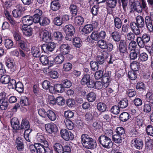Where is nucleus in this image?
I'll return each mask as SVG.
<instances>
[{"mask_svg": "<svg viewBox=\"0 0 153 153\" xmlns=\"http://www.w3.org/2000/svg\"><path fill=\"white\" fill-rule=\"evenodd\" d=\"M135 123L136 125L141 129H143V128L146 127V125L142 119H140L138 118L136 119Z\"/></svg>", "mask_w": 153, "mask_h": 153, "instance_id": "obj_34", "label": "nucleus"}, {"mask_svg": "<svg viewBox=\"0 0 153 153\" xmlns=\"http://www.w3.org/2000/svg\"><path fill=\"white\" fill-rule=\"evenodd\" d=\"M112 140L115 143H120L122 141V136L117 134L116 133L112 135Z\"/></svg>", "mask_w": 153, "mask_h": 153, "instance_id": "obj_36", "label": "nucleus"}, {"mask_svg": "<svg viewBox=\"0 0 153 153\" xmlns=\"http://www.w3.org/2000/svg\"><path fill=\"white\" fill-rule=\"evenodd\" d=\"M131 3V8L138 13H141L142 12L143 9L139 1H136Z\"/></svg>", "mask_w": 153, "mask_h": 153, "instance_id": "obj_9", "label": "nucleus"}, {"mask_svg": "<svg viewBox=\"0 0 153 153\" xmlns=\"http://www.w3.org/2000/svg\"><path fill=\"white\" fill-rule=\"evenodd\" d=\"M114 27L117 29L122 27V22L121 19L118 17H114Z\"/></svg>", "mask_w": 153, "mask_h": 153, "instance_id": "obj_25", "label": "nucleus"}, {"mask_svg": "<svg viewBox=\"0 0 153 153\" xmlns=\"http://www.w3.org/2000/svg\"><path fill=\"white\" fill-rule=\"evenodd\" d=\"M64 122L67 128L68 129L72 130L74 128V124L70 120L67 119L65 120Z\"/></svg>", "mask_w": 153, "mask_h": 153, "instance_id": "obj_51", "label": "nucleus"}, {"mask_svg": "<svg viewBox=\"0 0 153 153\" xmlns=\"http://www.w3.org/2000/svg\"><path fill=\"white\" fill-rule=\"evenodd\" d=\"M115 132L117 134L120 135L122 136L125 133V131L124 128L122 127H118L117 128Z\"/></svg>", "mask_w": 153, "mask_h": 153, "instance_id": "obj_54", "label": "nucleus"}, {"mask_svg": "<svg viewBox=\"0 0 153 153\" xmlns=\"http://www.w3.org/2000/svg\"><path fill=\"white\" fill-rule=\"evenodd\" d=\"M139 61L144 62L146 61L148 59V55L146 53H142L139 54L138 55Z\"/></svg>", "mask_w": 153, "mask_h": 153, "instance_id": "obj_55", "label": "nucleus"}, {"mask_svg": "<svg viewBox=\"0 0 153 153\" xmlns=\"http://www.w3.org/2000/svg\"><path fill=\"white\" fill-rule=\"evenodd\" d=\"M73 41V45L76 47L79 48L81 46L82 42L79 37H76L74 38Z\"/></svg>", "mask_w": 153, "mask_h": 153, "instance_id": "obj_47", "label": "nucleus"}, {"mask_svg": "<svg viewBox=\"0 0 153 153\" xmlns=\"http://www.w3.org/2000/svg\"><path fill=\"white\" fill-rule=\"evenodd\" d=\"M136 22L137 26L140 28L144 27L145 26V20L143 16L138 15L136 18Z\"/></svg>", "mask_w": 153, "mask_h": 153, "instance_id": "obj_15", "label": "nucleus"}, {"mask_svg": "<svg viewBox=\"0 0 153 153\" xmlns=\"http://www.w3.org/2000/svg\"><path fill=\"white\" fill-rule=\"evenodd\" d=\"M69 10L71 14V18L77 14L78 7L76 5L74 4L71 5L69 7Z\"/></svg>", "mask_w": 153, "mask_h": 153, "instance_id": "obj_16", "label": "nucleus"}, {"mask_svg": "<svg viewBox=\"0 0 153 153\" xmlns=\"http://www.w3.org/2000/svg\"><path fill=\"white\" fill-rule=\"evenodd\" d=\"M131 117L130 115L126 112L122 113L120 116V119L123 122H126Z\"/></svg>", "mask_w": 153, "mask_h": 153, "instance_id": "obj_28", "label": "nucleus"}, {"mask_svg": "<svg viewBox=\"0 0 153 153\" xmlns=\"http://www.w3.org/2000/svg\"><path fill=\"white\" fill-rule=\"evenodd\" d=\"M65 100L64 99L60 96L59 97L56 98V104L59 105H63L65 104Z\"/></svg>", "mask_w": 153, "mask_h": 153, "instance_id": "obj_57", "label": "nucleus"}, {"mask_svg": "<svg viewBox=\"0 0 153 153\" xmlns=\"http://www.w3.org/2000/svg\"><path fill=\"white\" fill-rule=\"evenodd\" d=\"M22 139L21 137H18L16 140V145L18 150L22 151L24 148V144Z\"/></svg>", "mask_w": 153, "mask_h": 153, "instance_id": "obj_21", "label": "nucleus"}, {"mask_svg": "<svg viewBox=\"0 0 153 153\" xmlns=\"http://www.w3.org/2000/svg\"><path fill=\"white\" fill-rule=\"evenodd\" d=\"M55 47L56 44L53 42L44 44L41 46L42 50L46 53H48L49 51L52 52L53 51Z\"/></svg>", "mask_w": 153, "mask_h": 153, "instance_id": "obj_6", "label": "nucleus"}, {"mask_svg": "<svg viewBox=\"0 0 153 153\" xmlns=\"http://www.w3.org/2000/svg\"><path fill=\"white\" fill-rule=\"evenodd\" d=\"M36 149L39 153H52L53 151L51 150L48 146L45 147L43 144L36 143Z\"/></svg>", "mask_w": 153, "mask_h": 153, "instance_id": "obj_7", "label": "nucleus"}, {"mask_svg": "<svg viewBox=\"0 0 153 153\" xmlns=\"http://www.w3.org/2000/svg\"><path fill=\"white\" fill-rule=\"evenodd\" d=\"M111 37L116 42H118L120 40V35L117 31H115L112 32L111 35Z\"/></svg>", "mask_w": 153, "mask_h": 153, "instance_id": "obj_30", "label": "nucleus"}, {"mask_svg": "<svg viewBox=\"0 0 153 153\" xmlns=\"http://www.w3.org/2000/svg\"><path fill=\"white\" fill-rule=\"evenodd\" d=\"M54 38L57 41H61L63 39V35L62 33L59 31L55 32L53 34Z\"/></svg>", "mask_w": 153, "mask_h": 153, "instance_id": "obj_38", "label": "nucleus"}, {"mask_svg": "<svg viewBox=\"0 0 153 153\" xmlns=\"http://www.w3.org/2000/svg\"><path fill=\"white\" fill-rule=\"evenodd\" d=\"M12 14L15 18H19L23 14V12L20 9H15L12 11Z\"/></svg>", "mask_w": 153, "mask_h": 153, "instance_id": "obj_46", "label": "nucleus"}, {"mask_svg": "<svg viewBox=\"0 0 153 153\" xmlns=\"http://www.w3.org/2000/svg\"><path fill=\"white\" fill-rule=\"evenodd\" d=\"M96 98V94L93 92H89L86 96V99L90 102H92L94 101Z\"/></svg>", "mask_w": 153, "mask_h": 153, "instance_id": "obj_27", "label": "nucleus"}, {"mask_svg": "<svg viewBox=\"0 0 153 153\" xmlns=\"http://www.w3.org/2000/svg\"><path fill=\"white\" fill-rule=\"evenodd\" d=\"M111 112L115 114H118L120 111V107L118 105H115L113 106L111 109Z\"/></svg>", "mask_w": 153, "mask_h": 153, "instance_id": "obj_58", "label": "nucleus"}, {"mask_svg": "<svg viewBox=\"0 0 153 153\" xmlns=\"http://www.w3.org/2000/svg\"><path fill=\"white\" fill-rule=\"evenodd\" d=\"M127 46L126 40H121L119 46V49L120 52L123 53L125 52L127 50Z\"/></svg>", "mask_w": 153, "mask_h": 153, "instance_id": "obj_19", "label": "nucleus"}, {"mask_svg": "<svg viewBox=\"0 0 153 153\" xmlns=\"http://www.w3.org/2000/svg\"><path fill=\"white\" fill-rule=\"evenodd\" d=\"M55 85V90L58 93H62L64 91V88L63 85L60 84H56Z\"/></svg>", "mask_w": 153, "mask_h": 153, "instance_id": "obj_60", "label": "nucleus"}, {"mask_svg": "<svg viewBox=\"0 0 153 153\" xmlns=\"http://www.w3.org/2000/svg\"><path fill=\"white\" fill-rule=\"evenodd\" d=\"M85 120L88 122H92L94 119L92 113L91 111L86 113L85 115Z\"/></svg>", "mask_w": 153, "mask_h": 153, "instance_id": "obj_53", "label": "nucleus"}, {"mask_svg": "<svg viewBox=\"0 0 153 153\" xmlns=\"http://www.w3.org/2000/svg\"><path fill=\"white\" fill-rule=\"evenodd\" d=\"M118 106L122 108H125L128 105V100L126 98H124L120 101L118 103Z\"/></svg>", "mask_w": 153, "mask_h": 153, "instance_id": "obj_33", "label": "nucleus"}, {"mask_svg": "<svg viewBox=\"0 0 153 153\" xmlns=\"http://www.w3.org/2000/svg\"><path fill=\"white\" fill-rule=\"evenodd\" d=\"M65 33L74 34L75 32V29L74 26L72 25L69 24L66 25L63 28Z\"/></svg>", "mask_w": 153, "mask_h": 153, "instance_id": "obj_20", "label": "nucleus"}, {"mask_svg": "<svg viewBox=\"0 0 153 153\" xmlns=\"http://www.w3.org/2000/svg\"><path fill=\"white\" fill-rule=\"evenodd\" d=\"M40 60L43 65H46L48 63V59L45 55H42L40 58Z\"/></svg>", "mask_w": 153, "mask_h": 153, "instance_id": "obj_64", "label": "nucleus"}, {"mask_svg": "<svg viewBox=\"0 0 153 153\" xmlns=\"http://www.w3.org/2000/svg\"><path fill=\"white\" fill-rule=\"evenodd\" d=\"M90 80V76L88 74H85L81 80V83L82 85H85Z\"/></svg>", "mask_w": 153, "mask_h": 153, "instance_id": "obj_40", "label": "nucleus"}, {"mask_svg": "<svg viewBox=\"0 0 153 153\" xmlns=\"http://www.w3.org/2000/svg\"><path fill=\"white\" fill-rule=\"evenodd\" d=\"M10 79V78L9 75H4L1 76L0 79V81L2 83L6 84L9 82Z\"/></svg>", "mask_w": 153, "mask_h": 153, "instance_id": "obj_39", "label": "nucleus"}, {"mask_svg": "<svg viewBox=\"0 0 153 153\" xmlns=\"http://www.w3.org/2000/svg\"><path fill=\"white\" fill-rule=\"evenodd\" d=\"M31 53L33 56L36 57H39L40 55L39 48L35 46H33L32 47Z\"/></svg>", "mask_w": 153, "mask_h": 153, "instance_id": "obj_35", "label": "nucleus"}, {"mask_svg": "<svg viewBox=\"0 0 153 153\" xmlns=\"http://www.w3.org/2000/svg\"><path fill=\"white\" fill-rule=\"evenodd\" d=\"M71 48L68 44H64L62 45L60 47V53L63 55L68 54Z\"/></svg>", "mask_w": 153, "mask_h": 153, "instance_id": "obj_13", "label": "nucleus"}, {"mask_svg": "<svg viewBox=\"0 0 153 153\" xmlns=\"http://www.w3.org/2000/svg\"><path fill=\"white\" fill-rule=\"evenodd\" d=\"M46 131L49 133L56 132L58 130L56 125L54 124H47L45 126Z\"/></svg>", "mask_w": 153, "mask_h": 153, "instance_id": "obj_10", "label": "nucleus"}, {"mask_svg": "<svg viewBox=\"0 0 153 153\" xmlns=\"http://www.w3.org/2000/svg\"><path fill=\"white\" fill-rule=\"evenodd\" d=\"M137 42L138 46L141 48H143L146 44L143 41V39H142L141 37L139 36L137 37Z\"/></svg>", "mask_w": 153, "mask_h": 153, "instance_id": "obj_61", "label": "nucleus"}, {"mask_svg": "<svg viewBox=\"0 0 153 153\" xmlns=\"http://www.w3.org/2000/svg\"><path fill=\"white\" fill-rule=\"evenodd\" d=\"M145 25L149 32L153 31V25L152 22L153 21V13H151L149 16H146L145 18Z\"/></svg>", "mask_w": 153, "mask_h": 153, "instance_id": "obj_4", "label": "nucleus"}, {"mask_svg": "<svg viewBox=\"0 0 153 153\" xmlns=\"http://www.w3.org/2000/svg\"><path fill=\"white\" fill-rule=\"evenodd\" d=\"M64 59V57L62 54L57 56L54 59V62L57 64H61Z\"/></svg>", "mask_w": 153, "mask_h": 153, "instance_id": "obj_50", "label": "nucleus"}, {"mask_svg": "<svg viewBox=\"0 0 153 153\" xmlns=\"http://www.w3.org/2000/svg\"><path fill=\"white\" fill-rule=\"evenodd\" d=\"M62 84L64 88H69L72 85L71 82L69 80L65 79L62 81Z\"/></svg>", "mask_w": 153, "mask_h": 153, "instance_id": "obj_63", "label": "nucleus"}, {"mask_svg": "<svg viewBox=\"0 0 153 153\" xmlns=\"http://www.w3.org/2000/svg\"><path fill=\"white\" fill-rule=\"evenodd\" d=\"M43 40L46 42H48L51 39V33L47 30H44L42 32Z\"/></svg>", "mask_w": 153, "mask_h": 153, "instance_id": "obj_18", "label": "nucleus"}, {"mask_svg": "<svg viewBox=\"0 0 153 153\" xmlns=\"http://www.w3.org/2000/svg\"><path fill=\"white\" fill-rule=\"evenodd\" d=\"M36 142L41 143L45 145V147L48 146L47 141L46 140L43 135L40 133H38L36 137Z\"/></svg>", "mask_w": 153, "mask_h": 153, "instance_id": "obj_14", "label": "nucleus"}, {"mask_svg": "<svg viewBox=\"0 0 153 153\" xmlns=\"http://www.w3.org/2000/svg\"><path fill=\"white\" fill-rule=\"evenodd\" d=\"M29 122L26 119H22L20 125V129H26L24 133V137L26 141L29 142L31 141V133L32 129L30 128Z\"/></svg>", "mask_w": 153, "mask_h": 153, "instance_id": "obj_2", "label": "nucleus"}, {"mask_svg": "<svg viewBox=\"0 0 153 153\" xmlns=\"http://www.w3.org/2000/svg\"><path fill=\"white\" fill-rule=\"evenodd\" d=\"M9 102L7 100H4L0 101V108L2 110H5L8 108Z\"/></svg>", "mask_w": 153, "mask_h": 153, "instance_id": "obj_44", "label": "nucleus"}, {"mask_svg": "<svg viewBox=\"0 0 153 153\" xmlns=\"http://www.w3.org/2000/svg\"><path fill=\"white\" fill-rule=\"evenodd\" d=\"M111 75V72L109 71H107L103 74L102 81L104 83V87H107L109 85L111 80V78H110Z\"/></svg>", "mask_w": 153, "mask_h": 153, "instance_id": "obj_8", "label": "nucleus"}, {"mask_svg": "<svg viewBox=\"0 0 153 153\" xmlns=\"http://www.w3.org/2000/svg\"><path fill=\"white\" fill-rule=\"evenodd\" d=\"M61 136L65 140L68 141L73 140L74 139V135L70 131L67 129L63 128L60 131Z\"/></svg>", "mask_w": 153, "mask_h": 153, "instance_id": "obj_5", "label": "nucleus"}, {"mask_svg": "<svg viewBox=\"0 0 153 153\" xmlns=\"http://www.w3.org/2000/svg\"><path fill=\"white\" fill-rule=\"evenodd\" d=\"M98 110L101 112H104L105 111L107 108L106 105L102 102L98 103L97 105Z\"/></svg>", "mask_w": 153, "mask_h": 153, "instance_id": "obj_43", "label": "nucleus"}, {"mask_svg": "<svg viewBox=\"0 0 153 153\" xmlns=\"http://www.w3.org/2000/svg\"><path fill=\"white\" fill-rule=\"evenodd\" d=\"M128 78L131 80H134L137 78V74L134 71H131L128 72Z\"/></svg>", "mask_w": 153, "mask_h": 153, "instance_id": "obj_59", "label": "nucleus"}, {"mask_svg": "<svg viewBox=\"0 0 153 153\" xmlns=\"http://www.w3.org/2000/svg\"><path fill=\"white\" fill-rule=\"evenodd\" d=\"M107 42L104 40H100L97 42L98 46L102 49H107Z\"/></svg>", "mask_w": 153, "mask_h": 153, "instance_id": "obj_49", "label": "nucleus"}, {"mask_svg": "<svg viewBox=\"0 0 153 153\" xmlns=\"http://www.w3.org/2000/svg\"><path fill=\"white\" fill-rule=\"evenodd\" d=\"M50 7L52 10L56 11L60 8V5L58 1H53L51 2Z\"/></svg>", "mask_w": 153, "mask_h": 153, "instance_id": "obj_26", "label": "nucleus"}, {"mask_svg": "<svg viewBox=\"0 0 153 153\" xmlns=\"http://www.w3.org/2000/svg\"><path fill=\"white\" fill-rule=\"evenodd\" d=\"M4 45L7 49H10L13 47V41L10 39H6L4 41Z\"/></svg>", "mask_w": 153, "mask_h": 153, "instance_id": "obj_29", "label": "nucleus"}, {"mask_svg": "<svg viewBox=\"0 0 153 153\" xmlns=\"http://www.w3.org/2000/svg\"><path fill=\"white\" fill-rule=\"evenodd\" d=\"M14 88L19 93L22 92L24 89L23 85L21 82H18Z\"/></svg>", "mask_w": 153, "mask_h": 153, "instance_id": "obj_41", "label": "nucleus"}, {"mask_svg": "<svg viewBox=\"0 0 153 153\" xmlns=\"http://www.w3.org/2000/svg\"><path fill=\"white\" fill-rule=\"evenodd\" d=\"M20 103L22 106L27 105L29 104L28 98L25 96H21Z\"/></svg>", "mask_w": 153, "mask_h": 153, "instance_id": "obj_52", "label": "nucleus"}, {"mask_svg": "<svg viewBox=\"0 0 153 153\" xmlns=\"http://www.w3.org/2000/svg\"><path fill=\"white\" fill-rule=\"evenodd\" d=\"M132 141L134 142V146L136 149L140 150L142 148L143 143L142 139L138 138H135L132 140Z\"/></svg>", "mask_w": 153, "mask_h": 153, "instance_id": "obj_12", "label": "nucleus"}, {"mask_svg": "<svg viewBox=\"0 0 153 153\" xmlns=\"http://www.w3.org/2000/svg\"><path fill=\"white\" fill-rule=\"evenodd\" d=\"M47 116L48 118L51 121L55 120L56 118V114L53 111L48 110L47 111Z\"/></svg>", "mask_w": 153, "mask_h": 153, "instance_id": "obj_31", "label": "nucleus"}, {"mask_svg": "<svg viewBox=\"0 0 153 153\" xmlns=\"http://www.w3.org/2000/svg\"><path fill=\"white\" fill-rule=\"evenodd\" d=\"M74 24L76 26H80L83 25L84 22V18L81 16H77L74 19Z\"/></svg>", "mask_w": 153, "mask_h": 153, "instance_id": "obj_22", "label": "nucleus"}, {"mask_svg": "<svg viewBox=\"0 0 153 153\" xmlns=\"http://www.w3.org/2000/svg\"><path fill=\"white\" fill-rule=\"evenodd\" d=\"M23 34L27 36H30L33 34V29L31 27L27 28L22 26L21 28Z\"/></svg>", "mask_w": 153, "mask_h": 153, "instance_id": "obj_23", "label": "nucleus"}, {"mask_svg": "<svg viewBox=\"0 0 153 153\" xmlns=\"http://www.w3.org/2000/svg\"><path fill=\"white\" fill-rule=\"evenodd\" d=\"M98 140L100 144L105 148L110 149L113 145L111 139L105 135H102L98 137Z\"/></svg>", "mask_w": 153, "mask_h": 153, "instance_id": "obj_3", "label": "nucleus"}, {"mask_svg": "<svg viewBox=\"0 0 153 153\" xmlns=\"http://www.w3.org/2000/svg\"><path fill=\"white\" fill-rule=\"evenodd\" d=\"M131 68L132 71H137L140 68V63L137 62L133 61L131 64Z\"/></svg>", "mask_w": 153, "mask_h": 153, "instance_id": "obj_42", "label": "nucleus"}, {"mask_svg": "<svg viewBox=\"0 0 153 153\" xmlns=\"http://www.w3.org/2000/svg\"><path fill=\"white\" fill-rule=\"evenodd\" d=\"M18 43L19 46L25 51H26L27 49L26 44L24 40H21L18 42Z\"/></svg>", "mask_w": 153, "mask_h": 153, "instance_id": "obj_62", "label": "nucleus"}, {"mask_svg": "<svg viewBox=\"0 0 153 153\" xmlns=\"http://www.w3.org/2000/svg\"><path fill=\"white\" fill-rule=\"evenodd\" d=\"M11 124L13 129L16 130L20 128L19 123L18 119L16 117L13 118L11 120Z\"/></svg>", "mask_w": 153, "mask_h": 153, "instance_id": "obj_17", "label": "nucleus"}, {"mask_svg": "<svg viewBox=\"0 0 153 153\" xmlns=\"http://www.w3.org/2000/svg\"><path fill=\"white\" fill-rule=\"evenodd\" d=\"M54 150L58 153H62L63 148L62 146L60 143H55L53 146Z\"/></svg>", "mask_w": 153, "mask_h": 153, "instance_id": "obj_45", "label": "nucleus"}, {"mask_svg": "<svg viewBox=\"0 0 153 153\" xmlns=\"http://www.w3.org/2000/svg\"><path fill=\"white\" fill-rule=\"evenodd\" d=\"M107 6L111 8H114L117 3V0H106Z\"/></svg>", "mask_w": 153, "mask_h": 153, "instance_id": "obj_48", "label": "nucleus"}, {"mask_svg": "<svg viewBox=\"0 0 153 153\" xmlns=\"http://www.w3.org/2000/svg\"><path fill=\"white\" fill-rule=\"evenodd\" d=\"M50 22V20L48 18L42 16L39 24L41 26H44L48 25Z\"/></svg>", "mask_w": 153, "mask_h": 153, "instance_id": "obj_37", "label": "nucleus"}, {"mask_svg": "<svg viewBox=\"0 0 153 153\" xmlns=\"http://www.w3.org/2000/svg\"><path fill=\"white\" fill-rule=\"evenodd\" d=\"M140 53L139 50H131L130 51L129 54V57L130 59L131 60H134L138 57Z\"/></svg>", "mask_w": 153, "mask_h": 153, "instance_id": "obj_24", "label": "nucleus"}, {"mask_svg": "<svg viewBox=\"0 0 153 153\" xmlns=\"http://www.w3.org/2000/svg\"><path fill=\"white\" fill-rule=\"evenodd\" d=\"M93 26L92 25H86L82 29V31L85 34H88L91 32L93 29Z\"/></svg>", "mask_w": 153, "mask_h": 153, "instance_id": "obj_32", "label": "nucleus"}, {"mask_svg": "<svg viewBox=\"0 0 153 153\" xmlns=\"http://www.w3.org/2000/svg\"><path fill=\"white\" fill-rule=\"evenodd\" d=\"M135 35L134 33L130 32L127 33L126 37L128 40L133 41L135 38Z\"/></svg>", "mask_w": 153, "mask_h": 153, "instance_id": "obj_56", "label": "nucleus"}, {"mask_svg": "<svg viewBox=\"0 0 153 153\" xmlns=\"http://www.w3.org/2000/svg\"><path fill=\"white\" fill-rule=\"evenodd\" d=\"M82 143L85 147L88 149H94L97 146L95 140L86 134H82L81 137Z\"/></svg>", "mask_w": 153, "mask_h": 153, "instance_id": "obj_1", "label": "nucleus"}, {"mask_svg": "<svg viewBox=\"0 0 153 153\" xmlns=\"http://www.w3.org/2000/svg\"><path fill=\"white\" fill-rule=\"evenodd\" d=\"M32 18L31 16L29 15H27L23 17L22 18V22L24 26H29L33 23Z\"/></svg>", "mask_w": 153, "mask_h": 153, "instance_id": "obj_11", "label": "nucleus"}]
</instances>
